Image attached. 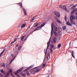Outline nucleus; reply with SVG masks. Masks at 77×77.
Returning <instances> with one entry per match:
<instances>
[{
  "label": "nucleus",
  "mask_w": 77,
  "mask_h": 77,
  "mask_svg": "<svg viewBox=\"0 0 77 77\" xmlns=\"http://www.w3.org/2000/svg\"><path fill=\"white\" fill-rule=\"evenodd\" d=\"M17 54H15V57H14V58L10 62V63H11V62H12V61L14 60L16 58V57H17Z\"/></svg>",
  "instance_id": "nucleus-10"
},
{
  "label": "nucleus",
  "mask_w": 77,
  "mask_h": 77,
  "mask_svg": "<svg viewBox=\"0 0 77 77\" xmlns=\"http://www.w3.org/2000/svg\"><path fill=\"white\" fill-rule=\"evenodd\" d=\"M50 39H51L50 38L49 42H48L47 46L46 48V51H45V49H44V53L45 54V57L44 59V61L45 60V56H46V54H47V50H48V47H49V45H50Z\"/></svg>",
  "instance_id": "nucleus-1"
},
{
  "label": "nucleus",
  "mask_w": 77,
  "mask_h": 77,
  "mask_svg": "<svg viewBox=\"0 0 77 77\" xmlns=\"http://www.w3.org/2000/svg\"><path fill=\"white\" fill-rule=\"evenodd\" d=\"M11 56H12V57H14V56L13 54H11Z\"/></svg>",
  "instance_id": "nucleus-52"
},
{
  "label": "nucleus",
  "mask_w": 77,
  "mask_h": 77,
  "mask_svg": "<svg viewBox=\"0 0 77 77\" xmlns=\"http://www.w3.org/2000/svg\"><path fill=\"white\" fill-rule=\"evenodd\" d=\"M59 30L60 32H61V31H62V29L61 28H59Z\"/></svg>",
  "instance_id": "nucleus-30"
},
{
  "label": "nucleus",
  "mask_w": 77,
  "mask_h": 77,
  "mask_svg": "<svg viewBox=\"0 0 77 77\" xmlns=\"http://www.w3.org/2000/svg\"><path fill=\"white\" fill-rule=\"evenodd\" d=\"M70 21L71 23V24H72L75 25V22L73 21V20H70Z\"/></svg>",
  "instance_id": "nucleus-15"
},
{
  "label": "nucleus",
  "mask_w": 77,
  "mask_h": 77,
  "mask_svg": "<svg viewBox=\"0 0 77 77\" xmlns=\"http://www.w3.org/2000/svg\"><path fill=\"white\" fill-rule=\"evenodd\" d=\"M22 74L21 75L23 77H25L26 76V73H23V72H21Z\"/></svg>",
  "instance_id": "nucleus-21"
},
{
  "label": "nucleus",
  "mask_w": 77,
  "mask_h": 77,
  "mask_svg": "<svg viewBox=\"0 0 77 77\" xmlns=\"http://www.w3.org/2000/svg\"><path fill=\"white\" fill-rule=\"evenodd\" d=\"M46 60L48 61V55H47L46 57Z\"/></svg>",
  "instance_id": "nucleus-38"
},
{
  "label": "nucleus",
  "mask_w": 77,
  "mask_h": 77,
  "mask_svg": "<svg viewBox=\"0 0 77 77\" xmlns=\"http://www.w3.org/2000/svg\"><path fill=\"white\" fill-rule=\"evenodd\" d=\"M54 28L55 31L57 32V27H56V26H54Z\"/></svg>",
  "instance_id": "nucleus-18"
},
{
  "label": "nucleus",
  "mask_w": 77,
  "mask_h": 77,
  "mask_svg": "<svg viewBox=\"0 0 77 77\" xmlns=\"http://www.w3.org/2000/svg\"><path fill=\"white\" fill-rule=\"evenodd\" d=\"M65 21H66V16H65Z\"/></svg>",
  "instance_id": "nucleus-46"
},
{
  "label": "nucleus",
  "mask_w": 77,
  "mask_h": 77,
  "mask_svg": "<svg viewBox=\"0 0 77 77\" xmlns=\"http://www.w3.org/2000/svg\"><path fill=\"white\" fill-rule=\"evenodd\" d=\"M0 77H3V75L1 74H0Z\"/></svg>",
  "instance_id": "nucleus-50"
},
{
  "label": "nucleus",
  "mask_w": 77,
  "mask_h": 77,
  "mask_svg": "<svg viewBox=\"0 0 77 77\" xmlns=\"http://www.w3.org/2000/svg\"><path fill=\"white\" fill-rule=\"evenodd\" d=\"M26 27V24H23L21 26V28H24V27Z\"/></svg>",
  "instance_id": "nucleus-24"
},
{
  "label": "nucleus",
  "mask_w": 77,
  "mask_h": 77,
  "mask_svg": "<svg viewBox=\"0 0 77 77\" xmlns=\"http://www.w3.org/2000/svg\"><path fill=\"white\" fill-rule=\"evenodd\" d=\"M35 25L34 26V27H38V23H35Z\"/></svg>",
  "instance_id": "nucleus-27"
},
{
  "label": "nucleus",
  "mask_w": 77,
  "mask_h": 77,
  "mask_svg": "<svg viewBox=\"0 0 77 77\" xmlns=\"http://www.w3.org/2000/svg\"><path fill=\"white\" fill-rule=\"evenodd\" d=\"M39 69V70H41V68H39V69Z\"/></svg>",
  "instance_id": "nucleus-62"
},
{
  "label": "nucleus",
  "mask_w": 77,
  "mask_h": 77,
  "mask_svg": "<svg viewBox=\"0 0 77 77\" xmlns=\"http://www.w3.org/2000/svg\"><path fill=\"white\" fill-rule=\"evenodd\" d=\"M35 17H33V18L32 19V21H34V20H35Z\"/></svg>",
  "instance_id": "nucleus-43"
},
{
  "label": "nucleus",
  "mask_w": 77,
  "mask_h": 77,
  "mask_svg": "<svg viewBox=\"0 0 77 77\" xmlns=\"http://www.w3.org/2000/svg\"><path fill=\"white\" fill-rule=\"evenodd\" d=\"M50 50L51 52V53H53V50H52V49H51V48H50Z\"/></svg>",
  "instance_id": "nucleus-39"
},
{
  "label": "nucleus",
  "mask_w": 77,
  "mask_h": 77,
  "mask_svg": "<svg viewBox=\"0 0 77 77\" xmlns=\"http://www.w3.org/2000/svg\"><path fill=\"white\" fill-rule=\"evenodd\" d=\"M36 30H38V29H37L36 28L34 30V32H35V31H36Z\"/></svg>",
  "instance_id": "nucleus-49"
},
{
  "label": "nucleus",
  "mask_w": 77,
  "mask_h": 77,
  "mask_svg": "<svg viewBox=\"0 0 77 77\" xmlns=\"http://www.w3.org/2000/svg\"><path fill=\"white\" fill-rule=\"evenodd\" d=\"M60 8H62L63 9H66V7L65 6H63V5H60Z\"/></svg>",
  "instance_id": "nucleus-12"
},
{
  "label": "nucleus",
  "mask_w": 77,
  "mask_h": 77,
  "mask_svg": "<svg viewBox=\"0 0 77 77\" xmlns=\"http://www.w3.org/2000/svg\"><path fill=\"white\" fill-rule=\"evenodd\" d=\"M77 4H76V5L73 6L74 8H75L76 7V6H77Z\"/></svg>",
  "instance_id": "nucleus-48"
},
{
  "label": "nucleus",
  "mask_w": 77,
  "mask_h": 77,
  "mask_svg": "<svg viewBox=\"0 0 77 77\" xmlns=\"http://www.w3.org/2000/svg\"><path fill=\"white\" fill-rule=\"evenodd\" d=\"M76 11H77V8H75L74 9H73V10L71 11V14H73L75 12H76Z\"/></svg>",
  "instance_id": "nucleus-8"
},
{
  "label": "nucleus",
  "mask_w": 77,
  "mask_h": 77,
  "mask_svg": "<svg viewBox=\"0 0 77 77\" xmlns=\"http://www.w3.org/2000/svg\"><path fill=\"white\" fill-rule=\"evenodd\" d=\"M10 74L11 73V75H12V77H15V76L13 75V74L12 73V70H11V69L10 70Z\"/></svg>",
  "instance_id": "nucleus-17"
},
{
  "label": "nucleus",
  "mask_w": 77,
  "mask_h": 77,
  "mask_svg": "<svg viewBox=\"0 0 77 77\" xmlns=\"http://www.w3.org/2000/svg\"><path fill=\"white\" fill-rule=\"evenodd\" d=\"M65 9L66 12H69V10L67 9L66 7V8H65Z\"/></svg>",
  "instance_id": "nucleus-34"
},
{
  "label": "nucleus",
  "mask_w": 77,
  "mask_h": 77,
  "mask_svg": "<svg viewBox=\"0 0 77 77\" xmlns=\"http://www.w3.org/2000/svg\"><path fill=\"white\" fill-rule=\"evenodd\" d=\"M38 17V15H35V16H34V18H36V17Z\"/></svg>",
  "instance_id": "nucleus-53"
},
{
  "label": "nucleus",
  "mask_w": 77,
  "mask_h": 77,
  "mask_svg": "<svg viewBox=\"0 0 77 77\" xmlns=\"http://www.w3.org/2000/svg\"><path fill=\"white\" fill-rule=\"evenodd\" d=\"M21 47H22V46H19L18 48V50H20L21 49Z\"/></svg>",
  "instance_id": "nucleus-37"
},
{
  "label": "nucleus",
  "mask_w": 77,
  "mask_h": 77,
  "mask_svg": "<svg viewBox=\"0 0 77 77\" xmlns=\"http://www.w3.org/2000/svg\"><path fill=\"white\" fill-rule=\"evenodd\" d=\"M51 36H52L53 35V30L54 29L53 28V27H51Z\"/></svg>",
  "instance_id": "nucleus-14"
},
{
  "label": "nucleus",
  "mask_w": 77,
  "mask_h": 77,
  "mask_svg": "<svg viewBox=\"0 0 77 77\" xmlns=\"http://www.w3.org/2000/svg\"><path fill=\"white\" fill-rule=\"evenodd\" d=\"M16 41V40H14V41L12 42H11V44H12L14 43Z\"/></svg>",
  "instance_id": "nucleus-42"
},
{
  "label": "nucleus",
  "mask_w": 77,
  "mask_h": 77,
  "mask_svg": "<svg viewBox=\"0 0 77 77\" xmlns=\"http://www.w3.org/2000/svg\"><path fill=\"white\" fill-rule=\"evenodd\" d=\"M2 66H4V67H5V63H3V64L2 65Z\"/></svg>",
  "instance_id": "nucleus-47"
},
{
  "label": "nucleus",
  "mask_w": 77,
  "mask_h": 77,
  "mask_svg": "<svg viewBox=\"0 0 77 77\" xmlns=\"http://www.w3.org/2000/svg\"><path fill=\"white\" fill-rule=\"evenodd\" d=\"M60 47H61V44L60 43L58 44L57 46L58 48H60Z\"/></svg>",
  "instance_id": "nucleus-29"
},
{
  "label": "nucleus",
  "mask_w": 77,
  "mask_h": 77,
  "mask_svg": "<svg viewBox=\"0 0 77 77\" xmlns=\"http://www.w3.org/2000/svg\"><path fill=\"white\" fill-rule=\"evenodd\" d=\"M74 7L73 6H72V7L70 8V9H74Z\"/></svg>",
  "instance_id": "nucleus-45"
},
{
  "label": "nucleus",
  "mask_w": 77,
  "mask_h": 77,
  "mask_svg": "<svg viewBox=\"0 0 77 77\" xmlns=\"http://www.w3.org/2000/svg\"><path fill=\"white\" fill-rule=\"evenodd\" d=\"M36 68H38V67H35L33 68L32 69H31L30 70V72H31L32 74H35L36 72L35 71V70H33L34 69H36Z\"/></svg>",
  "instance_id": "nucleus-2"
},
{
  "label": "nucleus",
  "mask_w": 77,
  "mask_h": 77,
  "mask_svg": "<svg viewBox=\"0 0 77 77\" xmlns=\"http://www.w3.org/2000/svg\"><path fill=\"white\" fill-rule=\"evenodd\" d=\"M75 17H74V15L72 16V15H71L70 17V20H75Z\"/></svg>",
  "instance_id": "nucleus-4"
},
{
  "label": "nucleus",
  "mask_w": 77,
  "mask_h": 77,
  "mask_svg": "<svg viewBox=\"0 0 77 77\" xmlns=\"http://www.w3.org/2000/svg\"><path fill=\"white\" fill-rule=\"evenodd\" d=\"M18 46H19V45H16L17 47H18Z\"/></svg>",
  "instance_id": "nucleus-60"
},
{
  "label": "nucleus",
  "mask_w": 77,
  "mask_h": 77,
  "mask_svg": "<svg viewBox=\"0 0 77 77\" xmlns=\"http://www.w3.org/2000/svg\"><path fill=\"white\" fill-rule=\"evenodd\" d=\"M5 50H6V49L5 48H4L3 50V51L4 52H5Z\"/></svg>",
  "instance_id": "nucleus-54"
},
{
  "label": "nucleus",
  "mask_w": 77,
  "mask_h": 77,
  "mask_svg": "<svg viewBox=\"0 0 77 77\" xmlns=\"http://www.w3.org/2000/svg\"><path fill=\"white\" fill-rule=\"evenodd\" d=\"M74 51H72V56L73 58H75V57H74Z\"/></svg>",
  "instance_id": "nucleus-22"
},
{
  "label": "nucleus",
  "mask_w": 77,
  "mask_h": 77,
  "mask_svg": "<svg viewBox=\"0 0 77 77\" xmlns=\"http://www.w3.org/2000/svg\"><path fill=\"white\" fill-rule=\"evenodd\" d=\"M45 65H46V64H43L42 65V68H45Z\"/></svg>",
  "instance_id": "nucleus-33"
},
{
  "label": "nucleus",
  "mask_w": 77,
  "mask_h": 77,
  "mask_svg": "<svg viewBox=\"0 0 77 77\" xmlns=\"http://www.w3.org/2000/svg\"><path fill=\"white\" fill-rule=\"evenodd\" d=\"M35 72H39V69H38L37 70V69H35Z\"/></svg>",
  "instance_id": "nucleus-36"
},
{
  "label": "nucleus",
  "mask_w": 77,
  "mask_h": 77,
  "mask_svg": "<svg viewBox=\"0 0 77 77\" xmlns=\"http://www.w3.org/2000/svg\"><path fill=\"white\" fill-rule=\"evenodd\" d=\"M23 68H24L23 67H22L20 68L18 70H17L16 71L17 73V74H18V73H19V72H21V71H22L23 70Z\"/></svg>",
  "instance_id": "nucleus-5"
},
{
  "label": "nucleus",
  "mask_w": 77,
  "mask_h": 77,
  "mask_svg": "<svg viewBox=\"0 0 77 77\" xmlns=\"http://www.w3.org/2000/svg\"><path fill=\"white\" fill-rule=\"evenodd\" d=\"M48 56H49V57H50V54L49 53H48Z\"/></svg>",
  "instance_id": "nucleus-56"
},
{
  "label": "nucleus",
  "mask_w": 77,
  "mask_h": 77,
  "mask_svg": "<svg viewBox=\"0 0 77 77\" xmlns=\"http://www.w3.org/2000/svg\"><path fill=\"white\" fill-rule=\"evenodd\" d=\"M18 5H19L20 6H21L20 8H23V5L21 4V2L19 3L18 4Z\"/></svg>",
  "instance_id": "nucleus-19"
},
{
  "label": "nucleus",
  "mask_w": 77,
  "mask_h": 77,
  "mask_svg": "<svg viewBox=\"0 0 77 77\" xmlns=\"http://www.w3.org/2000/svg\"><path fill=\"white\" fill-rule=\"evenodd\" d=\"M51 42H52V44H53V43H54V42L53 41H51Z\"/></svg>",
  "instance_id": "nucleus-58"
},
{
  "label": "nucleus",
  "mask_w": 77,
  "mask_h": 77,
  "mask_svg": "<svg viewBox=\"0 0 77 77\" xmlns=\"http://www.w3.org/2000/svg\"><path fill=\"white\" fill-rule=\"evenodd\" d=\"M13 74H15V75H16L18 73H17V72L14 71L13 72Z\"/></svg>",
  "instance_id": "nucleus-40"
},
{
  "label": "nucleus",
  "mask_w": 77,
  "mask_h": 77,
  "mask_svg": "<svg viewBox=\"0 0 77 77\" xmlns=\"http://www.w3.org/2000/svg\"><path fill=\"white\" fill-rule=\"evenodd\" d=\"M33 65H32V66H30L29 67H28V69L29 70V69H31V68H33Z\"/></svg>",
  "instance_id": "nucleus-23"
},
{
  "label": "nucleus",
  "mask_w": 77,
  "mask_h": 77,
  "mask_svg": "<svg viewBox=\"0 0 77 77\" xmlns=\"http://www.w3.org/2000/svg\"><path fill=\"white\" fill-rule=\"evenodd\" d=\"M54 38L56 40H57V38L56 37H54Z\"/></svg>",
  "instance_id": "nucleus-55"
},
{
  "label": "nucleus",
  "mask_w": 77,
  "mask_h": 77,
  "mask_svg": "<svg viewBox=\"0 0 77 77\" xmlns=\"http://www.w3.org/2000/svg\"><path fill=\"white\" fill-rule=\"evenodd\" d=\"M45 23H43V24H42L41 26H40V27L42 28V27H44V26H45Z\"/></svg>",
  "instance_id": "nucleus-20"
},
{
  "label": "nucleus",
  "mask_w": 77,
  "mask_h": 77,
  "mask_svg": "<svg viewBox=\"0 0 77 77\" xmlns=\"http://www.w3.org/2000/svg\"><path fill=\"white\" fill-rule=\"evenodd\" d=\"M66 26H64L63 27V30H66Z\"/></svg>",
  "instance_id": "nucleus-28"
},
{
  "label": "nucleus",
  "mask_w": 77,
  "mask_h": 77,
  "mask_svg": "<svg viewBox=\"0 0 77 77\" xmlns=\"http://www.w3.org/2000/svg\"><path fill=\"white\" fill-rule=\"evenodd\" d=\"M66 23V24L68 25V26H72V24L71 23H70V22H69V20H68V22H67Z\"/></svg>",
  "instance_id": "nucleus-11"
},
{
  "label": "nucleus",
  "mask_w": 77,
  "mask_h": 77,
  "mask_svg": "<svg viewBox=\"0 0 77 77\" xmlns=\"http://www.w3.org/2000/svg\"><path fill=\"white\" fill-rule=\"evenodd\" d=\"M4 53V52L3 51H2L1 53V54H1V55H2V54H3Z\"/></svg>",
  "instance_id": "nucleus-51"
},
{
  "label": "nucleus",
  "mask_w": 77,
  "mask_h": 77,
  "mask_svg": "<svg viewBox=\"0 0 77 77\" xmlns=\"http://www.w3.org/2000/svg\"><path fill=\"white\" fill-rule=\"evenodd\" d=\"M24 36V37H26V35H25L24 36Z\"/></svg>",
  "instance_id": "nucleus-64"
},
{
  "label": "nucleus",
  "mask_w": 77,
  "mask_h": 77,
  "mask_svg": "<svg viewBox=\"0 0 77 77\" xmlns=\"http://www.w3.org/2000/svg\"><path fill=\"white\" fill-rule=\"evenodd\" d=\"M30 26H31V25H30V26H29V27H28V28H29V29L30 27Z\"/></svg>",
  "instance_id": "nucleus-63"
},
{
  "label": "nucleus",
  "mask_w": 77,
  "mask_h": 77,
  "mask_svg": "<svg viewBox=\"0 0 77 77\" xmlns=\"http://www.w3.org/2000/svg\"><path fill=\"white\" fill-rule=\"evenodd\" d=\"M50 46L51 47V48H52L53 50H54V49L55 48V47H54V45L52 44V45H50Z\"/></svg>",
  "instance_id": "nucleus-13"
},
{
  "label": "nucleus",
  "mask_w": 77,
  "mask_h": 77,
  "mask_svg": "<svg viewBox=\"0 0 77 77\" xmlns=\"http://www.w3.org/2000/svg\"><path fill=\"white\" fill-rule=\"evenodd\" d=\"M0 71L2 73V74H5L6 72H5V71H4L3 69H1L0 70Z\"/></svg>",
  "instance_id": "nucleus-16"
},
{
  "label": "nucleus",
  "mask_w": 77,
  "mask_h": 77,
  "mask_svg": "<svg viewBox=\"0 0 77 77\" xmlns=\"http://www.w3.org/2000/svg\"><path fill=\"white\" fill-rule=\"evenodd\" d=\"M54 18L56 20L57 22V23H59L60 24H62V22H60V20H58V18H57V17H55Z\"/></svg>",
  "instance_id": "nucleus-3"
},
{
  "label": "nucleus",
  "mask_w": 77,
  "mask_h": 77,
  "mask_svg": "<svg viewBox=\"0 0 77 77\" xmlns=\"http://www.w3.org/2000/svg\"><path fill=\"white\" fill-rule=\"evenodd\" d=\"M30 35L29 34V35L27 36L26 37V38H28V37H29V36H30Z\"/></svg>",
  "instance_id": "nucleus-59"
},
{
  "label": "nucleus",
  "mask_w": 77,
  "mask_h": 77,
  "mask_svg": "<svg viewBox=\"0 0 77 77\" xmlns=\"http://www.w3.org/2000/svg\"><path fill=\"white\" fill-rule=\"evenodd\" d=\"M27 37H26L25 39V41H26V40H27Z\"/></svg>",
  "instance_id": "nucleus-57"
},
{
  "label": "nucleus",
  "mask_w": 77,
  "mask_h": 77,
  "mask_svg": "<svg viewBox=\"0 0 77 77\" xmlns=\"http://www.w3.org/2000/svg\"><path fill=\"white\" fill-rule=\"evenodd\" d=\"M54 26V23H52L51 25V27H53Z\"/></svg>",
  "instance_id": "nucleus-41"
},
{
  "label": "nucleus",
  "mask_w": 77,
  "mask_h": 77,
  "mask_svg": "<svg viewBox=\"0 0 77 77\" xmlns=\"http://www.w3.org/2000/svg\"><path fill=\"white\" fill-rule=\"evenodd\" d=\"M10 70H11V69H10L9 70V71L5 75V77H8V76H9V74H11V72L10 71Z\"/></svg>",
  "instance_id": "nucleus-6"
},
{
  "label": "nucleus",
  "mask_w": 77,
  "mask_h": 77,
  "mask_svg": "<svg viewBox=\"0 0 77 77\" xmlns=\"http://www.w3.org/2000/svg\"><path fill=\"white\" fill-rule=\"evenodd\" d=\"M23 12L24 13V14L25 15H27V12H26V10L24 8H23Z\"/></svg>",
  "instance_id": "nucleus-9"
},
{
  "label": "nucleus",
  "mask_w": 77,
  "mask_h": 77,
  "mask_svg": "<svg viewBox=\"0 0 77 77\" xmlns=\"http://www.w3.org/2000/svg\"><path fill=\"white\" fill-rule=\"evenodd\" d=\"M40 28H41V26H39L38 27L36 28V29H37V30H39V29H40Z\"/></svg>",
  "instance_id": "nucleus-31"
},
{
  "label": "nucleus",
  "mask_w": 77,
  "mask_h": 77,
  "mask_svg": "<svg viewBox=\"0 0 77 77\" xmlns=\"http://www.w3.org/2000/svg\"><path fill=\"white\" fill-rule=\"evenodd\" d=\"M55 14L56 16H57L58 17H60V13L57 11H55Z\"/></svg>",
  "instance_id": "nucleus-7"
},
{
  "label": "nucleus",
  "mask_w": 77,
  "mask_h": 77,
  "mask_svg": "<svg viewBox=\"0 0 77 77\" xmlns=\"http://www.w3.org/2000/svg\"><path fill=\"white\" fill-rule=\"evenodd\" d=\"M54 34L55 36H57V37L58 36V34H57V33H56V32H54Z\"/></svg>",
  "instance_id": "nucleus-26"
},
{
  "label": "nucleus",
  "mask_w": 77,
  "mask_h": 77,
  "mask_svg": "<svg viewBox=\"0 0 77 77\" xmlns=\"http://www.w3.org/2000/svg\"><path fill=\"white\" fill-rule=\"evenodd\" d=\"M27 70H29L27 68L26 69H25L24 71V72H25V71H27Z\"/></svg>",
  "instance_id": "nucleus-44"
},
{
  "label": "nucleus",
  "mask_w": 77,
  "mask_h": 77,
  "mask_svg": "<svg viewBox=\"0 0 77 77\" xmlns=\"http://www.w3.org/2000/svg\"><path fill=\"white\" fill-rule=\"evenodd\" d=\"M24 36H22L21 38V41H24V40H23V39H24Z\"/></svg>",
  "instance_id": "nucleus-32"
},
{
  "label": "nucleus",
  "mask_w": 77,
  "mask_h": 77,
  "mask_svg": "<svg viewBox=\"0 0 77 77\" xmlns=\"http://www.w3.org/2000/svg\"><path fill=\"white\" fill-rule=\"evenodd\" d=\"M56 40L54 38H53V41H54V43H56Z\"/></svg>",
  "instance_id": "nucleus-35"
},
{
  "label": "nucleus",
  "mask_w": 77,
  "mask_h": 77,
  "mask_svg": "<svg viewBox=\"0 0 77 77\" xmlns=\"http://www.w3.org/2000/svg\"><path fill=\"white\" fill-rule=\"evenodd\" d=\"M26 74L28 76H29L30 75V74H29V71H27L26 72Z\"/></svg>",
  "instance_id": "nucleus-25"
},
{
  "label": "nucleus",
  "mask_w": 77,
  "mask_h": 77,
  "mask_svg": "<svg viewBox=\"0 0 77 77\" xmlns=\"http://www.w3.org/2000/svg\"><path fill=\"white\" fill-rule=\"evenodd\" d=\"M75 18L76 20H77V16H76V17H75Z\"/></svg>",
  "instance_id": "nucleus-61"
}]
</instances>
